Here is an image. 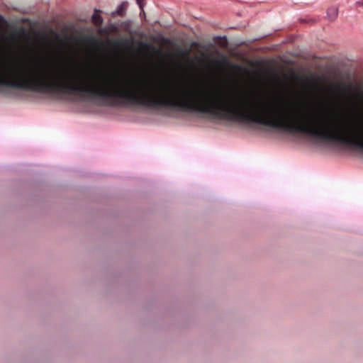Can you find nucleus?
<instances>
[{"label":"nucleus","instance_id":"nucleus-3","mask_svg":"<svg viewBox=\"0 0 363 363\" xmlns=\"http://www.w3.org/2000/svg\"><path fill=\"white\" fill-rule=\"evenodd\" d=\"M111 44L115 48H120L122 47V45H123V42L121 40H116L112 42Z\"/></svg>","mask_w":363,"mask_h":363},{"label":"nucleus","instance_id":"nucleus-5","mask_svg":"<svg viewBox=\"0 0 363 363\" xmlns=\"http://www.w3.org/2000/svg\"><path fill=\"white\" fill-rule=\"evenodd\" d=\"M136 1H137V4L140 7V9H143V4L145 0H136Z\"/></svg>","mask_w":363,"mask_h":363},{"label":"nucleus","instance_id":"nucleus-8","mask_svg":"<svg viewBox=\"0 0 363 363\" xmlns=\"http://www.w3.org/2000/svg\"><path fill=\"white\" fill-rule=\"evenodd\" d=\"M361 5L363 6V3Z\"/></svg>","mask_w":363,"mask_h":363},{"label":"nucleus","instance_id":"nucleus-6","mask_svg":"<svg viewBox=\"0 0 363 363\" xmlns=\"http://www.w3.org/2000/svg\"><path fill=\"white\" fill-rule=\"evenodd\" d=\"M330 11H332V12L333 13V14H334V17H335V16H337V11H336L335 9H329V10L328 11V13L329 14V13H330Z\"/></svg>","mask_w":363,"mask_h":363},{"label":"nucleus","instance_id":"nucleus-7","mask_svg":"<svg viewBox=\"0 0 363 363\" xmlns=\"http://www.w3.org/2000/svg\"><path fill=\"white\" fill-rule=\"evenodd\" d=\"M141 45L144 48H149L150 47V45L146 43H143Z\"/></svg>","mask_w":363,"mask_h":363},{"label":"nucleus","instance_id":"nucleus-1","mask_svg":"<svg viewBox=\"0 0 363 363\" xmlns=\"http://www.w3.org/2000/svg\"><path fill=\"white\" fill-rule=\"evenodd\" d=\"M100 11L95 10L94 13L91 16V21L96 27H101L103 24V18L99 14Z\"/></svg>","mask_w":363,"mask_h":363},{"label":"nucleus","instance_id":"nucleus-2","mask_svg":"<svg viewBox=\"0 0 363 363\" xmlns=\"http://www.w3.org/2000/svg\"><path fill=\"white\" fill-rule=\"evenodd\" d=\"M84 40L86 43H88L91 45H93V46L96 45V44L98 43L96 38H95L94 37H92V36L86 37L84 38Z\"/></svg>","mask_w":363,"mask_h":363},{"label":"nucleus","instance_id":"nucleus-4","mask_svg":"<svg viewBox=\"0 0 363 363\" xmlns=\"http://www.w3.org/2000/svg\"><path fill=\"white\" fill-rule=\"evenodd\" d=\"M124 9H125L124 5L121 4L120 6V7L118 8V11H117L118 14L120 15V16H123V14H124Z\"/></svg>","mask_w":363,"mask_h":363}]
</instances>
